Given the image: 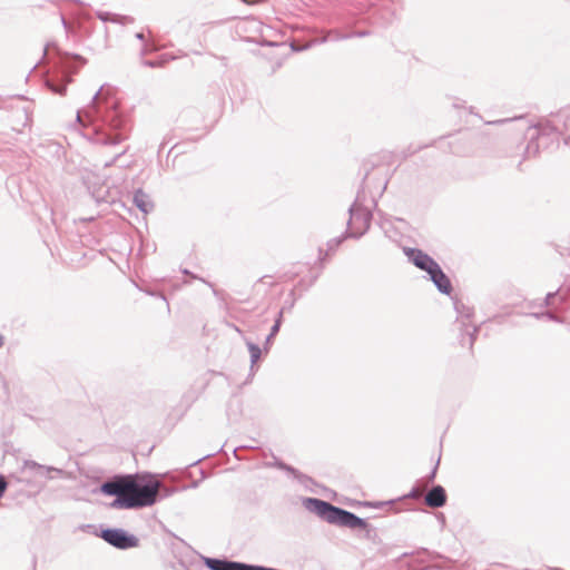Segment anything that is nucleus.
I'll use <instances>...</instances> for the list:
<instances>
[{
	"instance_id": "obj_1",
	"label": "nucleus",
	"mask_w": 570,
	"mask_h": 570,
	"mask_svg": "<svg viewBox=\"0 0 570 570\" xmlns=\"http://www.w3.org/2000/svg\"><path fill=\"white\" fill-rule=\"evenodd\" d=\"M77 121L86 129L85 136L97 145L115 147L129 138L130 126L110 87L102 86L90 104L77 111Z\"/></svg>"
},
{
	"instance_id": "obj_2",
	"label": "nucleus",
	"mask_w": 570,
	"mask_h": 570,
	"mask_svg": "<svg viewBox=\"0 0 570 570\" xmlns=\"http://www.w3.org/2000/svg\"><path fill=\"white\" fill-rule=\"evenodd\" d=\"M163 488L150 473L117 474L100 485V492L115 497L110 503L112 509L135 510L154 505Z\"/></svg>"
},
{
	"instance_id": "obj_3",
	"label": "nucleus",
	"mask_w": 570,
	"mask_h": 570,
	"mask_svg": "<svg viewBox=\"0 0 570 570\" xmlns=\"http://www.w3.org/2000/svg\"><path fill=\"white\" fill-rule=\"evenodd\" d=\"M303 507L308 512L314 513L330 524L352 530L361 529L364 531V538L371 541H375L377 538L376 529L368 524L365 519H362L355 513L336 507L325 500L318 498H305L303 500Z\"/></svg>"
},
{
	"instance_id": "obj_4",
	"label": "nucleus",
	"mask_w": 570,
	"mask_h": 570,
	"mask_svg": "<svg viewBox=\"0 0 570 570\" xmlns=\"http://www.w3.org/2000/svg\"><path fill=\"white\" fill-rule=\"evenodd\" d=\"M562 122L566 130H570V115L564 116L559 112L553 119H546L537 125L527 126L524 137L528 144L523 151V160L535 157L540 148H548L553 144H559L561 135L560 124Z\"/></svg>"
},
{
	"instance_id": "obj_5",
	"label": "nucleus",
	"mask_w": 570,
	"mask_h": 570,
	"mask_svg": "<svg viewBox=\"0 0 570 570\" xmlns=\"http://www.w3.org/2000/svg\"><path fill=\"white\" fill-rule=\"evenodd\" d=\"M364 200L365 190L364 186H362V188L357 191L354 203L348 208L350 219L347 225L350 229L346 230V236H351L352 238H360L370 228L372 213L364 205Z\"/></svg>"
},
{
	"instance_id": "obj_6",
	"label": "nucleus",
	"mask_w": 570,
	"mask_h": 570,
	"mask_svg": "<svg viewBox=\"0 0 570 570\" xmlns=\"http://www.w3.org/2000/svg\"><path fill=\"white\" fill-rule=\"evenodd\" d=\"M60 62L62 66L61 76L50 77L46 80V86L55 94L60 96L66 94L67 85L71 81V73L77 72L86 63V59L78 55L65 52Z\"/></svg>"
},
{
	"instance_id": "obj_7",
	"label": "nucleus",
	"mask_w": 570,
	"mask_h": 570,
	"mask_svg": "<svg viewBox=\"0 0 570 570\" xmlns=\"http://www.w3.org/2000/svg\"><path fill=\"white\" fill-rule=\"evenodd\" d=\"M100 538L110 546L120 550L136 548L139 544V539L136 535L120 528L102 529Z\"/></svg>"
},
{
	"instance_id": "obj_8",
	"label": "nucleus",
	"mask_w": 570,
	"mask_h": 570,
	"mask_svg": "<svg viewBox=\"0 0 570 570\" xmlns=\"http://www.w3.org/2000/svg\"><path fill=\"white\" fill-rule=\"evenodd\" d=\"M202 560L208 570H276L272 567L229 561L227 559L219 558L202 557Z\"/></svg>"
},
{
	"instance_id": "obj_9",
	"label": "nucleus",
	"mask_w": 570,
	"mask_h": 570,
	"mask_svg": "<svg viewBox=\"0 0 570 570\" xmlns=\"http://www.w3.org/2000/svg\"><path fill=\"white\" fill-rule=\"evenodd\" d=\"M403 252L407 259L415 267L426 272L428 274L433 272L439 266V263L422 249L414 247H404Z\"/></svg>"
},
{
	"instance_id": "obj_10",
	"label": "nucleus",
	"mask_w": 570,
	"mask_h": 570,
	"mask_svg": "<svg viewBox=\"0 0 570 570\" xmlns=\"http://www.w3.org/2000/svg\"><path fill=\"white\" fill-rule=\"evenodd\" d=\"M428 275L429 279L434 284L441 294L450 295L452 293L453 287L451 281L449 276L442 271L440 265Z\"/></svg>"
},
{
	"instance_id": "obj_11",
	"label": "nucleus",
	"mask_w": 570,
	"mask_h": 570,
	"mask_svg": "<svg viewBox=\"0 0 570 570\" xmlns=\"http://www.w3.org/2000/svg\"><path fill=\"white\" fill-rule=\"evenodd\" d=\"M448 495L445 489L440 485H433L424 497V503L430 508H442L446 504Z\"/></svg>"
},
{
	"instance_id": "obj_12",
	"label": "nucleus",
	"mask_w": 570,
	"mask_h": 570,
	"mask_svg": "<svg viewBox=\"0 0 570 570\" xmlns=\"http://www.w3.org/2000/svg\"><path fill=\"white\" fill-rule=\"evenodd\" d=\"M22 472L23 473H26V472H35L36 475L47 476V478L50 479V478H52L51 475H49L51 472H56L58 474H61L62 470L53 468V466L41 465V464H39V463L35 462V461H31V460H26L23 462Z\"/></svg>"
},
{
	"instance_id": "obj_13",
	"label": "nucleus",
	"mask_w": 570,
	"mask_h": 570,
	"mask_svg": "<svg viewBox=\"0 0 570 570\" xmlns=\"http://www.w3.org/2000/svg\"><path fill=\"white\" fill-rule=\"evenodd\" d=\"M132 202L135 206L144 214H148L154 209V204L150 200L149 196L141 189H137L135 191Z\"/></svg>"
},
{
	"instance_id": "obj_14",
	"label": "nucleus",
	"mask_w": 570,
	"mask_h": 570,
	"mask_svg": "<svg viewBox=\"0 0 570 570\" xmlns=\"http://www.w3.org/2000/svg\"><path fill=\"white\" fill-rule=\"evenodd\" d=\"M96 16L99 20L102 22H112V23H120V24H127L131 23L134 19L129 16H121L108 11H97Z\"/></svg>"
},
{
	"instance_id": "obj_15",
	"label": "nucleus",
	"mask_w": 570,
	"mask_h": 570,
	"mask_svg": "<svg viewBox=\"0 0 570 570\" xmlns=\"http://www.w3.org/2000/svg\"><path fill=\"white\" fill-rule=\"evenodd\" d=\"M264 466L266 468H276V469H279V470H283V471H286L291 474H293L296 479H299L302 476V474L299 473L298 470H296L294 466L292 465H288L286 464L285 462H283L282 460H279L277 456H275L273 454V461H269V462H265L264 463Z\"/></svg>"
},
{
	"instance_id": "obj_16",
	"label": "nucleus",
	"mask_w": 570,
	"mask_h": 570,
	"mask_svg": "<svg viewBox=\"0 0 570 570\" xmlns=\"http://www.w3.org/2000/svg\"><path fill=\"white\" fill-rule=\"evenodd\" d=\"M346 238H352L351 236H346V232L341 235L340 237H335V238H332L327 242L326 246H327V252L324 253L322 248H320V261L321 262H324L325 259V256H327V254L330 252H334L341 244L344 239Z\"/></svg>"
},
{
	"instance_id": "obj_17",
	"label": "nucleus",
	"mask_w": 570,
	"mask_h": 570,
	"mask_svg": "<svg viewBox=\"0 0 570 570\" xmlns=\"http://www.w3.org/2000/svg\"><path fill=\"white\" fill-rule=\"evenodd\" d=\"M246 346L248 348V352L250 354V367L253 368L254 367V364L261 358V355H262V350L261 347L250 342V341H247L246 342Z\"/></svg>"
},
{
	"instance_id": "obj_18",
	"label": "nucleus",
	"mask_w": 570,
	"mask_h": 570,
	"mask_svg": "<svg viewBox=\"0 0 570 570\" xmlns=\"http://www.w3.org/2000/svg\"><path fill=\"white\" fill-rule=\"evenodd\" d=\"M330 39V36L328 33L320 39H313L311 40L308 43L302 46V47H297L295 43L292 45V49L294 51H303V50H306V49H309L311 47L315 46V45H318V43H324L326 42L327 40Z\"/></svg>"
},
{
	"instance_id": "obj_19",
	"label": "nucleus",
	"mask_w": 570,
	"mask_h": 570,
	"mask_svg": "<svg viewBox=\"0 0 570 570\" xmlns=\"http://www.w3.org/2000/svg\"><path fill=\"white\" fill-rule=\"evenodd\" d=\"M168 61V58L166 56H163L160 59L157 60H144L142 65L149 68H160L165 66V63Z\"/></svg>"
},
{
	"instance_id": "obj_20",
	"label": "nucleus",
	"mask_w": 570,
	"mask_h": 570,
	"mask_svg": "<svg viewBox=\"0 0 570 570\" xmlns=\"http://www.w3.org/2000/svg\"><path fill=\"white\" fill-rule=\"evenodd\" d=\"M462 326L464 327V331L466 335L469 336V346L472 347L474 344V341L476 338V335L479 333V327L473 326L472 331L469 330V327L463 323Z\"/></svg>"
},
{
	"instance_id": "obj_21",
	"label": "nucleus",
	"mask_w": 570,
	"mask_h": 570,
	"mask_svg": "<svg viewBox=\"0 0 570 570\" xmlns=\"http://www.w3.org/2000/svg\"><path fill=\"white\" fill-rule=\"evenodd\" d=\"M330 37H332L333 40L340 41L352 38V35L350 33H342L337 30H331L327 32Z\"/></svg>"
},
{
	"instance_id": "obj_22",
	"label": "nucleus",
	"mask_w": 570,
	"mask_h": 570,
	"mask_svg": "<svg viewBox=\"0 0 570 570\" xmlns=\"http://www.w3.org/2000/svg\"><path fill=\"white\" fill-rule=\"evenodd\" d=\"M158 47L154 42H146L142 45L140 49V56H146L150 52L157 51Z\"/></svg>"
},
{
	"instance_id": "obj_23",
	"label": "nucleus",
	"mask_w": 570,
	"mask_h": 570,
	"mask_svg": "<svg viewBox=\"0 0 570 570\" xmlns=\"http://www.w3.org/2000/svg\"><path fill=\"white\" fill-rule=\"evenodd\" d=\"M540 315L544 316V318L549 320V321H552V322H556V323H563V318H561L560 316H558L557 314L548 311V312H542Z\"/></svg>"
},
{
	"instance_id": "obj_24",
	"label": "nucleus",
	"mask_w": 570,
	"mask_h": 570,
	"mask_svg": "<svg viewBox=\"0 0 570 570\" xmlns=\"http://www.w3.org/2000/svg\"><path fill=\"white\" fill-rule=\"evenodd\" d=\"M438 466H439V461L436 462L435 466L430 472V474L426 475V478L424 479V484H423L424 488L428 487L430 483H432L434 481L435 475H436Z\"/></svg>"
},
{
	"instance_id": "obj_25",
	"label": "nucleus",
	"mask_w": 570,
	"mask_h": 570,
	"mask_svg": "<svg viewBox=\"0 0 570 570\" xmlns=\"http://www.w3.org/2000/svg\"><path fill=\"white\" fill-rule=\"evenodd\" d=\"M127 150H128V147H124L119 153H117L115 155V157L110 161L106 163L105 166L106 167L111 166L120 156L125 155L127 153Z\"/></svg>"
},
{
	"instance_id": "obj_26",
	"label": "nucleus",
	"mask_w": 570,
	"mask_h": 570,
	"mask_svg": "<svg viewBox=\"0 0 570 570\" xmlns=\"http://www.w3.org/2000/svg\"><path fill=\"white\" fill-rule=\"evenodd\" d=\"M422 490L419 487H413L410 493L407 494L409 498L412 499H419L421 497Z\"/></svg>"
},
{
	"instance_id": "obj_27",
	"label": "nucleus",
	"mask_w": 570,
	"mask_h": 570,
	"mask_svg": "<svg viewBox=\"0 0 570 570\" xmlns=\"http://www.w3.org/2000/svg\"><path fill=\"white\" fill-rule=\"evenodd\" d=\"M8 487V482L3 475H0V498L4 494Z\"/></svg>"
},
{
	"instance_id": "obj_28",
	"label": "nucleus",
	"mask_w": 570,
	"mask_h": 570,
	"mask_svg": "<svg viewBox=\"0 0 570 570\" xmlns=\"http://www.w3.org/2000/svg\"><path fill=\"white\" fill-rule=\"evenodd\" d=\"M281 326L282 325H279V320H275L274 325L272 326L271 332H269L271 336L275 337L277 335V333L279 332Z\"/></svg>"
},
{
	"instance_id": "obj_29",
	"label": "nucleus",
	"mask_w": 570,
	"mask_h": 570,
	"mask_svg": "<svg viewBox=\"0 0 570 570\" xmlns=\"http://www.w3.org/2000/svg\"><path fill=\"white\" fill-rule=\"evenodd\" d=\"M257 446H244V445H240V446H237L233 450V453H234V456L238 460H243L242 456L238 455V451L240 450H245V449H256Z\"/></svg>"
},
{
	"instance_id": "obj_30",
	"label": "nucleus",
	"mask_w": 570,
	"mask_h": 570,
	"mask_svg": "<svg viewBox=\"0 0 570 570\" xmlns=\"http://www.w3.org/2000/svg\"><path fill=\"white\" fill-rule=\"evenodd\" d=\"M60 21L66 32L69 33L71 31V24L66 20V18L62 14H60Z\"/></svg>"
},
{
	"instance_id": "obj_31",
	"label": "nucleus",
	"mask_w": 570,
	"mask_h": 570,
	"mask_svg": "<svg viewBox=\"0 0 570 570\" xmlns=\"http://www.w3.org/2000/svg\"><path fill=\"white\" fill-rule=\"evenodd\" d=\"M351 35H352V38H354V37L362 38V37L368 36L370 31H367V30L355 31V32H352Z\"/></svg>"
},
{
	"instance_id": "obj_32",
	"label": "nucleus",
	"mask_w": 570,
	"mask_h": 570,
	"mask_svg": "<svg viewBox=\"0 0 570 570\" xmlns=\"http://www.w3.org/2000/svg\"><path fill=\"white\" fill-rule=\"evenodd\" d=\"M135 38H136V39H138L139 41H141V42H142V45L147 42V40H146V36H145V33H144L142 31L137 32V33L135 35Z\"/></svg>"
},
{
	"instance_id": "obj_33",
	"label": "nucleus",
	"mask_w": 570,
	"mask_h": 570,
	"mask_svg": "<svg viewBox=\"0 0 570 570\" xmlns=\"http://www.w3.org/2000/svg\"><path fill=\"white\" fill-rule=\"evenodd\" d=\"M274 336H271V334L267 335L266 340H265V344H264V350L267 351L269 345L272 344V341H273Z\"/></svg>"
},
{
	"instance_id": "obj_34",
	"label": "nucleus",
	"mask_w": 570,
	"mask_h": 570,
	"mask_svg": "<svg viewBox=\"0 0 570 570\" xmlns=\"http://www.w3.org/2000/svg\"><path fill=\"white\" fill-rule=\"evenodd\" d=\"M461 307H462V309L464 311V316H465L466 318H469V317L471 316V314H472V313H471V311H470V308L465 307L464 305H461Z\"/></svg>"
},
{
	"instance_id": "obj_35",
	"label": "nucleus",
	"mask_w": 570,
	"mask_h": 570,
	"mask_svg": "<svg viewBox=\"0 0 570 570\" xmlns=\"http://www.w3.org/2000/svg\"><path fill=\"white\" fill-rule=\"evenodd\" d=\"M554 296V293H549L546 297L544 305L548 306L550 304V299Z\"/></svg>"
},
{
	"instance_id": "obj_36",
	"label": "nucleus",
	"mask_w": 570,
	"mask_h": 570,
	"mask_svg": "<svg viewBox=\"0 0 570 570\" xmlns=\"http://www.w3.org/2000/svg\"><path fill=\"white\" fill-rule=\"evenodd\" d=\"M283 313H284V308H282L278 314H277V317L275 320H279V325H282V322H283Z\"/></svg>"
},
{
	"instance_id": "obj_37",
	"label": "nucleus",
	"mask_w": 570,
	"mask_h": 570,
	"mask_svg": "<svg viewBox=\"0 0 570 570\" xmlns=\"http://www.w3.org/2000/svg\"><path fill=\"white\" fill-rule=\"evenodd\" d=\"M164 491H165L164 495L168 497L174 492V489H168V488L164 487Z\"/></svg>"
},
{
	"instance_id": "obj_38",
	"label": "nucleus",
	"mask_w": 570,
	"mask_h": 570,
	"mask_svg": "<svg viewBox=\"0 0 570 570\" xmlns=\"http://www.w3.org/2000/svg\"><path fill=\"white\" fill-rule=\"evenodd\" d=\"M541 313H533L531 314L532 316H534L535 318L540 320V318H544V316L540 315Z\"/></svg>"
},
{
	"instance_id": "obj_39",
	"label": "nucleus",
	"mask_w": 570,
	"mask_h": 570,
	"mask_svg": "<svg viewBox=\"0 0 570 570\" xmlns=\"http://www.w3.org/2000/svg\"><path fill=\"white\" fill-rule=\"evenodd\" d=\"M4 345V337L0 334V348Z\"/></svg>"
},
{
	"instance_id": "obj_40",
	"label": "nucleus",
	"mask_w": 570,
	"mask_h": 570,
	"mask_svg": "<svg viewBox=\"0 0 570 570\" xmlns=\"http://www.w3.org/2000/svg\"><path fill=\"white\" fill-rule=\"evenodd\" d=\"M183 273H184V274H186V275H190V276H193L194 278H197V276L193 275V274H191L189 271H187V269H184V271H183Z\"/></svg>"
},
{
	"instance_id": "obj_41",
	"label": "nucleus",
	"mask_w": 570,
	"mask_h": 570,
	"mask_svg": "<svg viewBox=\"0 0 570 570\" xmlns=\"http://www.w3.org/2000/svg\"><path fill=\"white\" fill-rule=\"evenodd\" d=\"M455 309L458 311V313L460 315H463V311L460 309V305L459 304H455Z\"/></svg>"
},
{
	"instance_id": "obj_42",
	"label": "nucleus",
	"mask_w": 570,
	"mask_h": 570,
	"mask_svg": "<svg viewBox=\"0 0 570 570\" xmlns=\"http://www.w3.org/2000/svg\"><path fill=\"white\" fill-rule=\"evenodd\" d=\"M507 121H508V119H500V120L494 121L493 124H503V122H507Z\"/></svg>"
},
{
	"instance_id": "obj_43",
	"label": "nucleus",
	"mask_w": 570,
	"mask_h": 570,
	"mask_svg": "<svg viewBox=\"0 0 570 570\" xmlns=\"http://www.w3.org/2000/svg\"><path fill=\"white\" fill-rule=\"evenodd\" d=\"M453 106H454L455 108H461V107H463V104H462V102H455Z\"/></svg>"
},
{
	"instance_id": "obj_44",
	"label": "nucleus",
	"mask_w": 570,
	"mask_h": 570,
	"mask_svg": "<svg viewBox=\"0 0 570 570\" xmlns=\"http://www.w3.org/2000/svg\"><path fill=\"white\" fill-rule=\"evenodd\" d=\"M548 570H561L560 568H549Z\"/></svg>"
},
{
	"instance_id": "obj_45",
	"label": "nucleus",
	"mask_w": 570,
	"mask_h": 570,
	"mask_svg": "<svg viewBox=\"0 0 570 570\" xmlns=\"http://www.w3.org/2000/svg\"><path fill=\"white\" fill-rule=\"evenodd\" d=\"M367 176H368V173H366V174L364 175V181L366 180Z\"/></svg>"
},
{
	"instance_id": "obj_46",
	"label": "nucleus",
	"mask_w": 570,
	"mask_h": 570,
	"mask_svg": "<svg viewBox=\"0 0 570 570\" xmlns=\"http://www.w3.org/2000/svg\"><path fill=\"white\" fill-rule=\"evenodd\" d=\"M421 570H429V567L422 568Z\"/></svg>"
},
{
	"instance_id": "obj_47",
	"label": "nucleus",
	"mask_w": 570,
	"mask_h": 570,
	"mask_svg": "<svg viewBox=\"0 0 570 570\" xmlns=\"http://www.w3.org/2000/svg\"><path fill=\"white\" fill-rule=\"evenodd\" d=\"M569 324H570V320H569Z\"/></svg>"
}]
</instances>
